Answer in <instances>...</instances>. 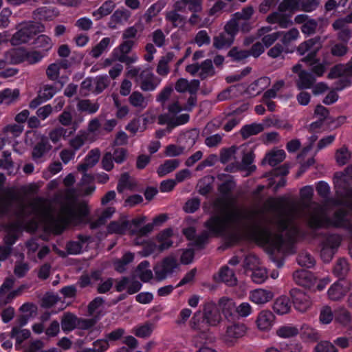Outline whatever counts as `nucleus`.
Segmentation results:
<instances>
[{
    "instance_id": "bf43d9fd",
    "label": "nucleus",
    "mask_w": 352,
    "mask_h": 352,
    "mask_svg": "<svg viewBox=\"0 0 352 352\" xmlns=\"http://www.w3.org/2000/svg\"><path fill=\"white\" fill-rule=\"evenodd\" d=\"M254 13L253 8L251 6L243 8L241 12L234 14L230 20L243 21L250 20Z\"/></svg>"
},
{
    "instance_id": "0e129e2a",
    "label": "nucleus",
    "mask_w": 352,
    "mask_h": 352,
    "mask_svg": "<svg viewBox=\"0 0 352 352\" xmlns=\"http://www.w3.org/2000/svg\"><path fill=\"white\" fill-rule=\"evenodd\" d=\"M340 237L337 234H329L322 242V246H327L336 250L340 244Z\"/></svg>"
},
{
    "instance_id": "8fccbe9b",
    "label": "nucleus",
    "mask_w": 352,
    "mask_h": 352,
    "mask_svg": "<svg viewBox=\"0 0 352 352\" xmlns=\"http://www.w3.org/2000/svg\"><path fill=\"white\" fill-rule=\"evenodd\" d=\"M285 158V153L283 150H278L271 153H268L265 160H267L268 164L272 166H275L282 162Z\"/></svg>"
},
{
    "instance_id": "58836bf2",
    "label": "nucleus",
    "mask_w": 352,
    "mask_h": 352,
    "mask_svg": "<svg viewBox=\"0 0 352 352\" xmlns=\"http://www.w3.org/2000/svg\"><path fill=\"white\" fill-rule=\"evenodd\" d=\"M219 305L221 307L222 312L226 318H228L232 315V311H236L235 303L228 298H222L219 301Z\"/></svg>"
},
{
    "instance_id": "4d7b16f0",
    "label": "nucleus",
    "mask_w": 352,
    "mask_h": 352,
    "mask_svg": "<svg viewBox=\"0 0 352 352\" xmlns=\"http://www.w3.org/2000/svg\"><path fill=\"white\" fill-rule=\"evenodd\" d=\"M133 184L130 181V176L128 173H122L119 179L117 190L122 193L125 188H133Z\"/></svg>"
},
{
    "instance_id": "6e6d98bb",
    "label": "nucleus",
    "mask_w": 352,
    "mask_h": 352,
    "mask_svg": "<svg viewBox=\"0 0 352 352\" xmlns=\"http://www.w3.org/2000/svg\"><path fill=\"white\" fill-rule=\"evenodd\" d=\"M350 158L351 153L346 148L342 147L336 153V162L340 166L346 164L349 161Z\"/></svg>"
},
{
    "instance_id": "6e6552de",
    "label": "nucleus",
    "mask_w": 352,
    "mask_h": 352,
    "mask_svg": "<svg viewBox=\"0 0 352 352\" xmlns=\"http://www.w3.org/2000/svg\"><path fill=\"white\" fill-rule=\"evenodd\" d=\"M204 320L208 326H217L221 321V316L214 302H207L203 309Z\"/></svg>"
},
{
    "instance_id": "37998d69",
    "label": "nucleus",
    "mask_w": 352,
    "mask_h": 352,
    "mask_svg": "<svg viewBox=\"0 0 352 352\" xmlns=\"http://www.w3.org/2000/svg\"><path fill=\"white\" fill-rule=\"evenodd\" d=\"M298 263L307 268H311L315 265L316 261L314 258L307 252H300L297 257Z\"/></svg>"
},
{
    "instance_id": "0eeeda50",
    "label": "nucleus",
    "mask_w": 352,
    "mask_h": 352,
    "mask_svg": "<svg viewBox=\"0 0 352 352\" xmlns=\"http://www.w3.org/2000/svg\"><path fill=\"white\" fill-rule=\"evenodd\" d=\"M232 25L227 23L224 27V32L214 37L213 46L216 49L230 47L233 43L236 34Z\"/></svg>"
},
{
    "instance_id": "e433bc0d",
    "label": "nucleus",
    "mask_w": 352,
    "mask_h": 352,
    "mask_svg": "<svg viewBox=\"0 0 352 352\" xmlns=\"http://www.w3.org/2000/svg\"><path fill=\"white\" fill-rule=\"evenodd\" d=\"M111 43V38L105 37L102 38L99 43L94 46L91 50L89 54L95 58H98L109 47Z\"/></svg>"
},
{
    "instance_id": "bb28decb",
    "label": "nucleus",
    "mask_w": 352,
    "mask_h": 352,
    "mask_svg": "<svg viewBox=\"0 0 352 352\" xmlns=\"http://www.w3.org/2000/svg\"><path fill=\"white\" fill-rule=\"evenodd\" d=\"M129 225V221L125 219L112 221L107 227L108 232L120 234H124L128 229H131Z\"/></svg>"
},
{
    "instance_id": "f03ea898",
    "label": "nucleus",
    "mask_w": 352,
    "mask_h": 352,
    "mask_svg": "<svg viewBox=\"0 0 352 352\" xmlns=\"http://www.w3.org/2000/svg\"><path fill=\"white\" fill-rule=\"evenodd\" d=\"M348 211L340 208L335 211L331 218L327 217L323 206L316 204L310 213L308 225L314 230L327 228L331 226L336 228H352V223L348 218Z\"/></svg>"
},
{
    "instance_id": "864d4df0",
    "label": "nucleus",
    "mask_w": 352,
    "mask_h": 352,
    "mask_svg": "<svg viewBox=\"0 0 352 352\" xmlns=\"http://www.w3.org/2000/svg\"><path fill=\"white\" fill-rule=\"evenodd\" d=\"M335 319L342 324H347L351 320V316L344 307H339L335 311Z\"/></svg>"
},
{
    "instance_id": "9b49d317",
    "label": "nucleus",
    "mask_w": 352,
    "mask_h": 352,
    "mask_svg": "<svg viewBox=\"0 0 352 352\" xmlns=\"http://www.w3.org/2000/svg\"><path fill=\"white\" fill-rule=\"evenodd\" d=\"M247 328L243 323H233L228 325L224 335V341L232 344L237 339L243 337L246 333Z\"/></svg>"
},
{
    "instance_id": "79ce46f5",
    "label": "nucleus",
    "mask_w": 352,
    "mask_h": 352,
    "mask_svg": "<svg viewBox=\"0 0 352 352\" xmlns=\"http://www.w3.org/2000/svg\"><path fill=\"white\" fill-rule=\"evenodd\" d=\"M281 33V42L285 46H288L292 42L296 41L299 36L298 30L293 28L287 32H280Z\"/></svg>"
},
{
    "instance_id": "13d9d810",
    "label": "nucleus",
    "mask_w": 352,
    "mask_h": 352,
    "mask_svg": "<svg viewBox=\"0 0 352 352\" xmlns=\"http://www.w3.org/2000/svg\"><path fill=\"white\" fill-rule=\"evenodd\" d=\"M276 333L279 337L288 338L296 336L298 330L295 327L283 326L277 330Z\"/></svg>"
},
{
    "instance_id": "72a5a7b5",
    "label": "nucleus",
    "mask_w": 352,
    "mask_h": 352,
    "mask_svg": "<svg viewBox=\"0 0 352 352\" xmlns=\"http://www.w3.org/2000/svg\"><path fill=\"white\" fill-rule=\"evenodd\" d=\"M214 181L213 177L206 176L201 179L198 184V192L200 195L206 196L209 194L212 190V182Z\"/></svg>"
},
{
    "instance_id": "393cba45",
    "label": "nucleus",
    "mask_w": 352,
    "mask_h": 352,
    "mask_svg": "<svg viewBox=\"0 0 352 352\" xmlns=\"http://www.w3.org/2000/svg\"><path fill=\"white\" fill-rule=\"evenodd\" d=\"M273 297L271 292L262 289H255L250 294V299L256 304H264L270 301Z\"/></svg>"
},
{
    "instance_id": "2f4dec72",
    "label": "nucleus",
    "mask_w": 352,
    "mask_h": 352,
    "mask_svg": "<svg viewBox=\"0 0 352 352\" xmlns=\"http://www.w3.org/2000/svg\"><path fill=\"white\" fill-rule=\"evenodd\" d=\"M228 23L233 25L232 26L234 32L236 34L239 30L243 33H248L253 28V22L250 21V20H230Z\"/></svg>"
},
{
    "instance_id": "473e14b6",
    "label": "nucleus",
    "mask_w": 352,
    "mask_h": 352,
    "mask_svg": "<svg viewBox=\"0 0 352 352\" xmlns=\"http://www.w3.org/2000/svg\"><path fill=\"white\" fill-rule=\"evenodd\" d=\"M300 336L307 342H316L320 339L318 331L307 324L302 326Z\"/></svg>"
},
{
    "instance_id": "680f3d73",
    "label": "nucleus",
    "mask_w": 352,
    "mask_h": 352,
    "mask_svg": "<svg viewBox=\"0 0 352 352\" xmlns=\"http://www.w3.org/2000/svg\"><path fill=\"white\" fill-rule=\"evenodd\" d=\"M318 25V22L311 19L309 21H306V23L302 24L300 29L303 34L309 36L316 32Z\"/></svg>"
},
{
    "instance_id": "c9c22d12",
    "label": "nucleus",
    "mask_w": 352,
    "mask_h": 352,
    "mask_svg": "<svg viewBox=\"0 0 352 352\" xmlns=\"http://www.w3.org/2000/svg\"><path fill=\"white\" fill-rule=\"evenodd\" d=\"M129 103L134 107L144 109L147 105L143 94L139 91H133L129 98Z\"/></svg>"
},
{
    "instance_id": "a211bd4d",
    "label": "nucleus",
    "mask_w": 352,
    "mask_h": 352,
    "mask_svg": "<svg viewBox=\"0 0 352 352\" xmlns=\"http://www.w3.org/2000/svg\"><path fill=\"white\" fill-rule=\"evenodd\" d=\"M172 235L173 230L171 228H166L157 234V240L160 243L157 250L160 252L168 250L173 245V242L170 239Z\"/></svg>"
},
{
    "instance_id": "338daca9",
    "label": "nucleus",
    "mask_w": 352,
    "mask_h": 352,
    "mask_svg": "<svg viewBox=\"0 0 352 352\" xmlns=\"http://www.w3.org/2000/svg\"><path fill=\"white\" fill-rule=\"evenodd\" d=\"M56 93V89L53 85H45L38 91L40 98H42L44 101L51 99Z\"/></svg>"
},
{
    "instance_id": "09e8293b",
    "label": "nucleus",
    "mask_w": 352,
    "mask_h": 352,
    "mask_svg": "<svg viewBox=\"0 0 352 352\" xmlns=\"http://www.w3.org/2000/svg\"><path fill=\"white\" fill-rule=\"evenodd\" d=\"M164 4L161 2H157L153 4L144 14V18L146 23H149L152 19L157 16L160 11L163 9Z\"/></svg>"
},
{
    "instance_id": "ea45409f",
    "label": "nucleus",
    "mask_w": 352,
    "mask_h": 352,
    "mask_svg": "<svg viewBox=\"0 0 352 352\" xmlns=\"http://www.w3.org/2000/svg\"><path fill=\"white\" fill-rule=\"evenodd\" d=\"M36 47L43 49V51H49L53 45L51 38L45 35L41 34L34 41Z\"/></svg>"
},
{
    "instance_id": "5fc2aeb1",
    "label": "nucleus",
    "mask_w": 352,
    "mask_h": 352,
    "mask_svg": "<svg viewBox=\"0 0 352 352\" xmlns=\"http://www.w3.org/2000/svg\"><path fill=\"white\" fill-rule=\"evenodd\" d=\"M336 192L343 198H352V188L346 186L345 182L340 180L336 184Z\"/></svg>"
},
{
    "instance_id": "b1692460",
    "label": "nucleus",
    "mask_w": 352,
    "mask_h": 352,
    "mask_svg": "<svg viewBox=\"0 0 352 352\" xmlns=\"http://www.w3.org/2000/svg\"><path fill=\"white\" fill-rule=\"evenodd\" d=\"M51 148L52 146L50 144L47 138L42 137L33 148L32 157L34 160L39 159L50 151Z\"/></svg>"
},
{
    "instance_id": "c756f323",
    "label": "nucleus",
    "mask_w": 352,
    "mask_h": 352,
    "mask_svg": "<svg viewBox=\"0 0 352 352\" xmlns=\"http://www.w3.org/2000/svg\"><path fill=\"white\" fill-rule=\"evenodd\" d=\"M115 6L116 4L113 1H106L97 10L93 12V15L96 16L97 20H99L111 13Z\"/></svg>"
},
{
    "instance_id": "4468645a",
    "label": "nucleus",
    "mask_w": 352,
    "mask_h": 352,
    "mask_svg": "<svg viewBox=\"0 0 352 352\" xmlns=\"http://www.w3.org/2000/svg\"><path fill=\"white\" fill-rule=\"evenodd\" d=\"M58 15V12L54 8L43 6L32 12V19L36 22L52 21Z\"/></svg>"
},
{
    "instance_id": "c03bdc74",
    "label": "nucleus",
    "mask_w": 352,
    "mask_h": 352,
    "mask_svg": "<svg viewBox=\"0 0 352 352\" xmlns=\"http://www.w3.org/2000/svg\"><path fill=\"white\" fill-rule=\"evenodd\" d=\"M295 282L301 286L306 287L310 281V274L309 272L300 270H296L293 274Z\"/></svg>"
},
{
    "instance_id": "052dcab7",
    "label": "nucleus",
    "mask_w": 352,
    "mask_h": 352,
    "mask_svg": "<svg viewBox=\"0 0 352 352\" xmlns=\"http://www.w3.org/2000/svg\"><path fill=\"white\" fill-rule=\"evenodd\" d=\"M87 139V134L86 133H82L70 140L69 145L74 151H77L84 145Z\"/></svg>"
},
{
    "instance_id": "6ab92c4d",
    "label": "nucleus",
    "mask_w": 352,
    "mask_h": 352,
    "mask_svg": "<svg viewBox=\"0 0 352 352\" xmlns=\"http://www.w3.org/2000/svg\"><path fill=\"white\" fill-rule=\"evenodd\" d=\"M197 331V334L193 336L192 340L196 347L201 344L205 345L214 342L215 338L208 329L204 328L201 331Z\"/></svg>"
},
{
    "instance_id": "a878e982",
    "label": "nucleus",
    "mask_w": 352,
    "mask_h": 352,
    "mask_svg": "<svg viewBox=\"0 0 352 352\" xmlns=\"http://www.w3.org/2000/svg\"><path fill=\"white\" fill-rule=\"evenodd\" d=\"M291 309L289 298L287 296H280L274 303V311L280 315L287 314Z\"/></svg>"
},
{
    "instance_id": "c85d7f7f",
    "label": "nucleus",
    "mask_w": 352,
    "mask_h": 352,
    "mask_svg": "<svg viewBox=\"0 0 352 352\" xmlns=\"http://www.w3.org/2000/svg\"><path fill=\"white\" fill-rule=\"evenodd\" d=\"M174 54L173 52H168L166 56H162L160 60L156 72L160 76H166L169 72V67L168 64L173 60Z\"/></svg>"
},
{
    "instance_id": "774afa93",
    "label": "nucleus",
    "mask_w": 352,
    "mask_h": 352,
    "mask_svg": "<svg viewBox=\"0 0 352 352\" xmlns=\"http://www.w3.org/2000/svg\"><path fill=\"white\" fill-rule=\"evenodd\" d=\"M314 352H338V350L332 343L322 341L317 344Z\"/></svg>"
},
{
    "instance_id": "f3484780",
    "label": "nucleus",
    "mask_w": 352,
    "mask_h": 352,
    "mask_svg": "<svg viewBox=\"0 0 352 352\" xmlns=\"http://www.w3.org/2000/svg\"><path fill=\"white\" fill-rule=\"evenodd\" d=\"M316 82L315 76L310 72L303 70L298 74V79L296 81L298 89H306L312 87Z\"/></svg>"
},
{
    "instance_id": "1a4fd4ad",
    "label": "nucleus",
    "mask_w": 352,
    "mask_h": 352,
    "mask_svg": "<svg viewBox=\"0 0 352 352\" xmlns=\"http://www.w3.org/2000/svg\"><path fill=\"white\" fill-rule=\"evenodd\" d=\"M323 41L321 36H316L301 43L297 47L296 51L300 56H303L306 53L318 54L322 47Z\"/></svg>"
},
{
    "instance_id": "4c0bfd02",
    "label": "nucleus",
    "mask_w": 352,
    "mask_h": 352,
    "mask_svg": "<svg viewBox=\"0 0 352 352\" xmlns=\"http://www.w3.org/2000/svg\"><path fill=\"white\" fill-rule=\"evenodd\" d=\"M133 258L132 253L124 254L120 259L114 262L115 270L120 273L124 272L126 269V265L133 261Z\"/></svg>"
},
{
    "instance_id": "7ed1b4c3",
    "label": "nucleus",
    "mask_w": 352,
    "mask_h": 352,
    "mask_svg": "<svg viewBox=\"0 0 352 352\" xmlns=\"http://www.w3.org/2000/svg\"><path fill=\"white\" fill-rule=\"evenodd\" d=\"M88 212L85 204L80 203L76 205L74 201L69 200L61 204L57 216L48 215V223L57 233L60 234L72 221L86 217Z\"/></svg>"
},
{
    "instance_id": "a18cd8bd",
    "label": "nucleus",
    "mask_w": 352,
    "mask_h": 352,
    "mask_svg": "<svg viewBox=\"0 0 352 352\" xmlns=\"http://www.w3.org/2000/svg\"><path fill=\"white\" fill-rule=\"evenodd\" d=\"M201 72L199 74L201 80L206 79L208 76H212L214 74V69L212 65V62L210 59L204 60L200 65Z\"/></svg>"
},
{
    "instance_id": "412c9836",
    "label": "nucleus",
    "mask_w": 352,
    "mask_h": 352,
    "mask_svg": "<svg viewBox=\"0 0 352 352\" xmlns=\"http://www.w3.org/2000/svg\"><path fill=\"white\" fill-rule=\"evenodd\" d=\"M190 116L184 113L177 116L176 118H169L168 115L161 116L160 117V123H166L170 128H174L178 125L186 124L188 122Z\"/></svg>"
},
{
    "instance_id": "de8ad7c7",
    "label": "nucleus",
    "mask_w": 352,
    "mask_h": 352,
    "mask_svg": "<svg viewBox=\"0 0 352 352\" xmlns=\"http://www.w3.org/2000/svg\"><path fill=\"white\" fill-rule=\"evenodd\" d=\"M15 199L16 197L14 195H0V214H6L10 211L12 202Z\"/></svg>"
},
{
    "instance_id": "3c124183",
    "label": "nucleus",
    "mask_w": 352,
    "mask_h": 352,
    "mask_svg": "<svg viewBox=\"0 0 352 352\" xmlns=\"http://www.w3.org/2000/svg\"><path fill=\"white\" fill-rule=\"evenodd\" d=\"M349 265L346 259L340 258L334 268L333 273L340 278H344L349 272Z\"/></svg>"
},
{
    "instance_id": "603ef678",
    "label": "nucleus",
    "mask_w": 352,
    "mask_h": 352,
    "mask_svg": "<svg viewBox=\"0 0 352 352\" xmlns=\"http://www.w3.org/2000/svg\"><path fill=\"white\" fill-rule=\"evenodd\" d=\"M78 109L80 111H87L89 113H94L98 110L99 104L92 103L89 100H81L77 104Z\"/></svg>"
},
{
    "instance_id": "f8f14e48",
    "label": "nucleus",
    "mask_w": 352,
    "mask_h": 352,
    "mask_svg": "<svg viewBox=\"0 0 352 352\" xmlns=\"http://www.w3.org/2000/svg\"><path fill=\"white\" fill-rule=\"evenodd\" d=\"M294 12L285 13L280 12L278 9V12H274L267 16V23L274 24L277 23L281 28H287L293 24L291 17Z\"/></svg>"
},
{
    "instance_id": "7c9ffc66",
    "label": "nucleus",
    "mask_w": 352,
    "mask_h": 352,
    "mask_svg": "<svg viewBox=\"0 0 352 352\" xmlns=\"http://www.w3.org/2000/svg\"><path fill=\"white\" fill-rule=\"evenodd\" d=\"M264 129L261 124L253 123L252 124H247L242 127L241 129V135L243 139H247L251 135H256Z\"/></svg>"
},
{
    "instance_id": "5701e85b",
    "label": "nucleus",
    "mask_w": 352,
    "mask_h": 352,
    "mask_svg": "<svg viewBox=\"0 0 352 352\" xmlns=\"http://www.w3.org/2000/svg\"><path fill=\"white\" fill-rule=\"evenodd\" d=\"M347 292V287L344 286L342 281H338L331 286L328 290V296L332 300H339Z\"/></svg>"
},
{
    "instance_id": "a19ab883",
    "label": "nucleus",
    "mask_w": 352,
    "mask_h": 352,
    "mask_svg": "<svg viewBox=\"0 0 352 352\" xmlns=\"http://www.w3.org/2000/svg\"><path fill=\"white\" fill-rule=\"evenodd\" d=\"M228 56L232 61L241 62L250 56L248 50H239L236 47H232L228 53Z\"/></svg>"
},
{
    "instance_id": "dca6fc26",
    "label": "nucleus",
    "mask_w": 352,
    "mask_h": 352,
    "mask_svg": "<svg viewBox=\"0 0 352 352\" xmlns=\"http://www.w3.org/2000/svg\"><path fill=\"white\" fill-rule=\"evenodd\" d=\"M275 316L272 312L263 310L260 312L256 319L257 327L262 331H267L271 329L274 322Z\"/></svg>"
},
{
    "instance_id": "20e7f679",
    "label": "nucleus",
    "mask_w": 352,
    "mask_h": 352,
    "mask_svg": "<svg viewBox=\"0 0 352 352\" xmlns=\"http://www.w3.org/2000/svg\"><path fill=\"white\" fill-rule=\"evenodd\" d=\"M17 31L12 35L10 43L16 46L28 43L37 34L45 31V25L41 22L24 21L16 26Z\"/></svg>"
},
{
    "instance_id": "4be33fe9",
    "label": "nucleus",
    "mask_w": 352,
    "mask_h": 352,
    "mask_svg": "<svg viewBox=\"0 0 352 352\" xmlns=\"http://www.w3.org/2000/svg\"><path fill=\"white\" fill-rule=\"evenodd\" d=\"M218 281L223 282L228 286H234L237 283L234 271L228 266H224L220 270Z\"/></svg>"
},
{
    "instance_id": "f257e3e1",
    "label": "nucleus",
    "mask_w": 352,
    "mask_h": 352,
    "mask_svg": "<svg viewBox=\"0 0 352 352\" xmlns=\"http://www.w3.org/2000/svg\"><path fill=\"white\" fill-rule=\"evenodd\" d=\"M284 198H270L265 204L268 208L277 212L275 219L265 215L263 210H252L242 216L239 210H227L225 207L221 214L210 218L206 222L208 228L214 233L223 234L233 224L239 223L241 219L249 221V228L256 239L273 247L278 251L292 243L298 234V229L292 225V214L284 210Z\"/></svg>"
},
{
    "instance_id": "49530a36",
    "label": "nucleus",
    "mask_w": 352,
    "mask_h": 352,
    "mask_svg": "<svg viewBox=\"0 0 352 352\" xmlns=\"http://www.w3.org/2000/svg\"><path fill=\"white\" fill-rule=\"evenodd\" d=\"M30 335L28 329H20L18 327H13L10 333L11 338H16L17 344H21L23 340L30 338Z\"/></svg>"
},
{
    "instance_id": "f704fd0d",
    "label": "nucleus",
    "mask_w": 352,
    "mask_h": 352,
    "mask_svg": "<svg viewBox=\"0 0 352 352\" xmlns=\"http://www.w3.org/2000/svg\"><path fill=\"white\" fill-rule=\"evenodd\" d=\"M165 19L170 22L174 28L182 27L185 24V17L176 12V11L167 12Z\"/></svg>"
},
{
    "instance_id": "aec40b11",
    "label": "nucleus",
    "mask_w": 352,
    "mask_h": 352,
    "mask_svg": "<svg viewBox=\"0 0 352 352\" xmlns=\"http://www.w3.org/2000/svg\"><path fill=\"white\" fill-rule=\"evenodd\" d=\"M78 317L71 313H65L60 320L61 328L64 332H70L75 329H77Z\"/></svg>"
},
{
    "instance_id": "cd10ccee",
    "label": "nucleus",
    "mask_w": 352,
    "mask_h": 352,
    "mask_svg": "<svg viewBox=\"0 0 352 352\" xmlns=\"http://www.w3.org/2000/svg\"><path fill=\"white\" fill-rule=\"evenodd\" d=\"M179 164L180 161L177 159L166 160L157 168V173L160 177L165 176L175 170Z\"/></svg>"
},
{
    "instance_id": "ddd939ff",
    "label": "nucleus",
    "mask_w": 352,
    "mask_h": 352,
    "mask_svg": "<svg viewBox=\"0 0 352 352\" xmlns=\"http://www.w3.org/2000/svg\"><path fill=\"white\" fill-rule=\"evenodd\" d=\"M290 295L295 308L300 311H305L310 306L309 298L303 291L292 289L290 291Z\"/></svg>"
},
{
    "instance_id": "39448f33",
    "label": "nucleus",
    "mask_w": 352,
    "mask_h": 352,
    "mask_svg": "<svg viewBox=\"0 0 352 352\" xmlns=\"http://www.w3.org/2000/svg\"><path fill=\"white\" fill-rule=\"evenodd\" d=\"M320 0H283L278 5L280 12L304 11L310 12L315 10L319 6Z\"/></svg>"
},
{
    "instance_id": "2eb2a0df",
    "label": "nucleus",
    "mask_w": 352,
    "mask_h": 352,
    "mask_svg": "<svg viewBox=\"0 0 352 352\" xmlns=\"http://www.w3.org/2000/svg\"><path fill=\"white\" fill-rule=\"evenodd\" d=\"M200 82L199 80H192L189 82L186 78H179L175 83V88L179 93L188 91L189 94L197 92L199 89Z\"/></svg>"
},
{
    "instance_id": "9d476101",
    "label": "nucleus",
    "mask_w": 352,
    "mask_h": 352,
    "mask_svg": "<svg viewBox=\"0 0 352 352\" xmlns=\"http://www.w3.org/2000/svg\"><path fill=\"white\" fill-rule=\"evenodd\" d=\"M136 82L140 83L141 89L144 91H153L157 86L155 77L151 69H146L141 71Z\"/></svg>"
},
{
    "instance_id": "423d86ee",
    "label": "nucleus",
    "mask_w": 352,
    "mask_h": 352,
    "mask_svg": "<svg viewBox=\"0 0 352 352\" xmlns=\"http://www.w3.org/2000/svg\"><path fill=\"white\" fill-rule=\"evenodd\" d=\"M177 265L178 264L175 257L169 256L164 258L161 263L157 264L154 267L156 278L158 280L165 279L168 275L173 272Z\"/></svg>"
},
{
    "instance_id": "e2e57ef3",
    "label": "nucleus",
    "mask_w": 352,
    "mask_h": 352,
    "mask_svg": "<svg viewBox=\"0 0 352 352\" xmlns=\"http://www.w3.org/2000/svg\"><path fill=\"white\" fill-rule=\"evenodd\" d=\"M110 80L107 76H97L95 79V92L96 94L101 93L109 85Z\"/></svg>"
},
{
    "instance_id": "69168bd1",
    "label": "nucleus",
    "mask_w": 352,
    "mask_h": 352,
    "mask_svg": "<svg viewBox=\"0 0 352 352\" xmlns=\"http://www.w3.org/2000/svg\"><path fill=\"white\" fill-rule=\"evenodd\" d=\"M206 320H204V317L201 318L200 311L196 312L190 322V327L196 331H201L204 328V323Z\"/></svg>"
}]
</instances>
